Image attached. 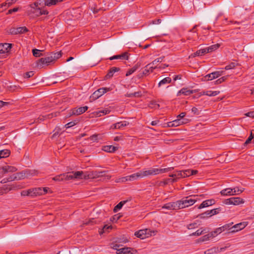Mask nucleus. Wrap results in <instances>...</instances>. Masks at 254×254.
<instances>
[{
	"label": "nucleus",
	"instance_id": "nucleus-54",
	"mask_svg": "<svg viewBox=\"0 0 254 254\" xmlns=\"http://www.w3.org/2000/svg\"><path fill=\"white\" fill-rule=\"evenodd\" d=\"M33 75H34V71H28V72H27L24 73L23 77L25 78H30V77L33 76Z\"/></svg>",
	"mask_w": 254,
	"mask_h": 254
},
{
	"label": "nucleus",
	"instance_id": "nucleus-56",
	"mask_svg": "<svg viewBox=\"0 0 254 254\" xmlns=\"http://www.w3.org/2000/svg\"><path fill=\"white\" fill-rule=\"evenodd\" d=\"M237 64L235 63H231V64H229L226 65L225 67V69L226 70H229V69H233L234 68V67H235V66H236Z\"/></svg>",
	"mask_w": 254,
	"mask_h": 254
},
{
	"label": "nucleus",
	"instance_id": "nucleus-18",
	"mask_svg": "<svg viewBox=\"0 0 254 254\" xmlns=\"http://www.w3.org/2000/svg\"><path fill=\"white\" fill-rule=\"evenodd\" d=\"M153 65H152L151 63L146 65L144 67V69L143 70V74H145V76H147L150 72H152L153 70L157 67V66H154Z\"/></svg>",
	"mask_w": 254,
	"mask_h": 254
},
{
	"label": "nucleus",
	"instance_id": "nucleus-35",
	"mask_svg": "<svg viewBox=\"0 0 254 254\" xmlns=\"http://www.w3.org/2000/svg\"><path fill=\"white\" fill-rule=\"evenodd\" d=\"M32 191H33V194H34V195L37 196L43 194V191H44V190H42V188H37L32 189Z\"/></svg>",
	"mask_w": 254,
	"mask_h": 254
},
{
	"label": "nucleus",
	"instance_id": "nucleus-43",
	"mask_svg": "<svg viewBox=\"0 0 254 254\" xmlns=\"http://www.w3.org/2000/svg\"><path fill=\"white\" fill-rule=\"evenodd\" d=\"M62 53L61 51H60L56 53H52L51 55L52 56V58L55 61L56 60L59 59L62 56Z\"/></svg>",
	"mask_w": 254,
	"mask_h": 254
},
{
	"label": "nucleus",
	"instance_id": "nucleus-58",
	"mask_svg": "<svg viewBox=\"0 0 254 254\" xmlns=\"http://www.w3.org/2000/svg\"><path fill=\"white\" fill-rule=\"evenodd\" d=\"M233 224V223L227 224L221 227L222 228V230L223 231L228 230L230 231V229L231 228V226Z\"/></svg>",
	"mask_w": 254,
	"mask_h": 254
},
{
	"label": "nucleus",
	"instance_id": "nucleus-63",
	"mask_svg": "<svg viewBox=\"0 0 254 254\" xmlns=\"http://www.w3.org/2000/svg\"><path fill=\"white\" fill-rule=\"evenodd\" d=\"M5 169L4 168V167H2L1 168H0V178H2L3 177L5 174L6 173V171L5 170Z\"/></svg>",
	"mask_w": 254,
	"mask_h": 254
},
{
	"label": "nucleus",
	"instance_id": "nucleus-31",
	"mask_svg": "<svg viewBox=\"0 0 254 254\" xmlns=\"http://www.w3.org/2000/svg\"><path fill=\"white\" fill-rule=\"evenodd\" d=\"M172 81V79L169 77H167L161 80L158 83V87H160L162 85L170 83Z\"/></svg>",
	"mask_w": 254,
	"mask_h": 254
},
{
	"label": "nucleus",
	"instance_id": "nucleus-5",
	"mask_svg": "<svg viewBox=\"0 0 254 254\" xmlns=\"http://www.w3.org/2000/svg\"><path fill=\"white\" fill-rule=\"evenodd\" d=\"M29 31V30L25 26L19 27H11L8 29L7 32L11 35L22 34Z\"/></svg>",
	"mask_w": 254,
	"mask_h": 254
},
{
	"label": "nucleus",
	"instance_id": "nucleus-10",
	"mask_svg": "<svg viewBox=\"0 0 254 254\" xmlns=\"http://www.w3.org/2000/svg\"><path fill=\"white\" fill-rule=\"evenodd\" d=\"M246 226L247 223L245 222H241L233 226L232 225L230 229L229 233H232L237 232L245 228Z\"/></svg>",
	"mask_w": 254,
	"mask_h": 254
},
{
	"label": "nucleus",
	"instance_id": "nucleus-2",
	"mask_svg": "<svg viewBox=\"0 0 254 254\" xmlns=\"http://www.w3.org/2000/svg\"><path fill=\"white\" fill-rule=\"evenodd\" d=\"M173 169V167L158 169V168H151L148 170H141L140 171L142 178L147 177L150 175H155L159 174L164 173L171 171Z\"/></svg>",
	"mask_w": 254,
	"mask_h": 254
},
{
	"label": "nucleus",
	"instance_id": "nucleus-30",
	"mask_svg": "<svg viewBox=\"0 0 254 254\" xmlns=\"http://www.w3.org/2000/svg\"><path fill=\"white\" fill-rule=\"evenodd\" d=\"M220 193L222 195H234V193H233V190L231 188H227L222 190L220 191Z\"/></svg>",
	"mask_w": 254,
	"mask_h": 254
},
{
	"label": "nucleus",
	"instance_id": "nucleus-33",
	"mask_svg": "<svg viewBox=\"0 0 254 254\" xmlns=\"http://www.w3.org/2000/svg\"><path fill=\"white\" fill-rule=\"evenodd\" d=\"M33 191H32V189H29L28 190H23L21 192V195L22 196H34V194H33Z\"/></svg>",
	"mask_w": 254,
	"mask_h": 254
},
{
	"label": "nucleus",
	"instance_id": "nucleus-4",
	"mask_svg": "<svg viewBox=\"0 0 254 254\" xmlns=\"http://www.w3.org/2000/svg\"><path fill=\"white\" fill-rule=\"evenodd\" d=\"M108 171H92L90 173H87V176L84 177L85 178H87V179H96L100 177L106 176L107 177L108 179H110L111 176H106V173Z\"/></svg>",
	"mask_w": 254,
	"mask_h": 254
},
{
	"label": "nucleus",
	"instance_id": "nucleus-61",
	"mask_svg": "<svg viewBox=\"0 0 254 254\" xmlns=\"http://www.w3.org/2000/svg\"><path fill=\"white\" fill-rule=\"evenodd\" d=\"M226 78H227V77L226 76L222 77L219 78L218 79H217L215 81V84H218L221 83L222 82H224L226 79Z\"/></svg>",
	"mask_w": 254,
	"mask_h": 254
},
{
	"label": "nucleus",
	"instance_id": "nucleus-6",
	"mask_svg": "<svg viewBox=\"0 0 254 254\" xmlns=\"http://www.w3.org/2000/svg\"><path fill=\"white\" fill-rule=\"evenodd\" d=\"M119 247L118 245H115L113 247L114 249L117 250V254H134V253H136V250L130 248L125 247L117 249V247Z\"/></svg>",
	"mask_w": 254,
	"mask_h": 254
},
{
	"label": "nucleus",
	"instance_id": "nucleus-25",
	"mask_svg": "<svg viewBox=\"0 0 254 254\" xmlns=\"http://www.w3.org/2000/svg\"><path fill=\"white\" fill-rule=\"evenodd\" d=\"M141 65V64L139 63H136L132 68L128 69L126 75L128 76L133 73H134L137 69H138Z\"/></svg>",
	"mask_w": 254,
	"mask_h": 254
},
{
	"label": "nucleus",
	"instance_id": "nucleus-8",
	"mask_svg": "<svg viewBox=\"0 0 254 254\" xmlns=\"http://www.w3.org/2000/svg\"><path fill=\"white\" fill-rule=\"evenodd\" d=\"M109 90V88L106 87L100 88L92 94L91 98L93 99H97Z\"/></svg>",
	"mask_w": 254,
	"mask_h": 254
},
{
	"label": "nucleus",
	"instance_id": "nucleus-64",
	"mask_svg": "<svg viewBox=\"0 0 254 254\" xmlns=\"http://www.w3.org/2000/svg\"><path fill=\"white\" fill-rule=\"evenodd\" d=\"M191 112L195 115H199L200 113L199 110L196 107H193L191 109Z\"/></svg>",
	"mask_w": 254,
	"mask_h": 254
},
{
	"label": "nucleus",
	"instance_id": "nucleus-29",
	"mask_svg": "<svg viewBox=\"0 0 254 254\" xmlns=\"http://www.w3.org/2000/svg\"><path fill=\"white\" fill-rule=\"evenodd\" d=\"M63 0H44V4L48 6L56 4L59 2H61Z\"/></svg>",
	"mask_w": 254,
	"mask_h": 254
},
{
	"label": "nucleus",
	"instance_id": "nucleus-26",
	"mask_svg": "<svg viewBox=\"0 0 254 254\" xmlns=\"http://www.w3.org/2000/svg\"><path fill=\"white\" fill-rule=\"evenodd\" d=\"M22 173H17L15 174L11 175L8 178H7V179L8 180V182L13 181L15 180H20L23 178V176Z\"/></svg>",
	"mask_w": 254,
	"mask_h": 254
},
{
	"label": "nucleus",
	"instance_id": "nucleus-46",
	"mask_svg": "<svg viewBox=\"0 0 254 254\" xmlns=\"http://www.w3.org/2000/svg\"><path fill=\"white\" fill-rule=\"evenodd\" d=\"M205 229H203V228H200L198 230H197L196 232H194V233H192V234H190V236H200L201 235V234H202L203 233H204V231Z\"/></svg>",
	"mask_w": 254,
	"mask_h": 254
},
{
	"label": "nucleus",
	"instance_id": "nucleus-48",
	"mask_svg": "<svg viewBox=\"0 0 254 254\" xmlns=\"http://www.w3.org/2000/svg\"><path fill=\"white\" fill-rule=\"evenodd\" d=\"M222 208L218 207L215 209H212L210 211L211 216L218 214L220 211H222Z\"/></svg>",
	"mask_w": 254,
	"mask_h": 254
},
{
	"label": "nucleus",
	"instance_id": "nucleus-41",
	"mask_svg": "<svg viewBox=\"0 0 254 254\" xmlns=\"http://www.w3.org/2000/svg\"><path fill=\"white\" fill-rule=\"evenodd\" d=\"M220 92L218 91H207L206 92H204L203 94L208 96H215L217 95Z\"/></svg>",
	"mask_w": 254,
	"mask_h": 254
},
{
	"label": "nucleus",
	"instance_id": "nucleus-60",
	"mask_svg": "<svg viewBox=\"0 0 254 254\" xmlns=\"http://www.w3.org/2000/svg\"><path fill=\"white\" fill-rule=\"evenodd\" d=\"M254 134L253 135V133H252V132L251 131V134L249 136V137H248V138L246 140V141H245L244 144L245 145H247L249 143H250V142L252 141V140L253 139V138H254Z\"/></svg>",
	"mask_w": 254,
	"mask_h": 254
},
{
	"label": "nucleus",
	"instance_id": "nucleus-39",
	"mask_svg": "<svg viewBox=\"0 0 254 254\" xmlns=\"http://www.w3.org/2000/svg\"><path fill=\"white\" fill-rule=\"evenodd\" d=\"M127 201L126 200H124V201H122L121 202H120L114 208V212H117L119 210H120L122 207L124 205V204H125L126 202H127Z\"/></svg>",
	"mask_w": 254,
	"mask_h": 254
},
{
	"label": "nucleus",
	"instance_id": "nucleus-22",
	"mask_svg": "<svg viewBox=\"0 0 254 254\" xmlns=\"http://www.w3.org/2000/svg\"><path fill=\"white\" fill-rule=\"evenodd\" d=\"M193 93V90L188 89V88H183L178 91L177 96H180L182 94L186 96L190 95Z\"/></svg>",
	"mask_w": 254,
	"mask_h": 254
},
{
	"label": "nucleus",
	"instance_id": "nucleus-52",
	"mask_svg": "<svg viewBox=\"0 0 254 254\" xmlns=\"http://www.w3.org/2000/svg\"><path fill=\"white\" fill-rule=\"evenodd\" d=\"M78 121L79 120H75L74 121L69 122L65 125V127L66 128L71 127L75 125L78 122Z\"/></svg>",
	"mask_w": 254,
	"mask_h": 254
},
{
	"label": "nucleus",
	"instance_id": "nucleus-50",
	"mask_svg": "<svg viewBox=\"0 0 254 254\" xmlns=\"http://www.w3.org/2000/svg\"><path fill=\"white\" fill-rule=\"evenodd\" d=\"M164 58L165 57L164 56L159 57L154 60L152 62H151V64H152V65H155L158 63H161L164 61Z\"/></svg>",
	"mask_w": 254,
	"mask_h": 254
},
{
	"label": "nucleus",
	"instance_id": "nucleus-27",
	"mask_svg": "<svg viewBox=\"0 0 254 254\" xmlns=\"http://www.w3.org/2000/svg\"><path fill=\"white\" fill-rule=\"evenodd\" d=\"M118 149V147L113 145H106L103 147V150L105 152L112 153Z\"/></svg>",
	"mask_w": 254,
	"mask_h": 254
},
{
	"label": "nucleus",
	"instance_id": "nucleus-13",
	"mask_svg": "<svg viewBox=\"0 0 254 254\" xmlns=\"http://www.w3.org/2000/svg\"><path fill=\"white\" fill-rule=\"evenodd\" d=\"M68 173L69 176L72 177V179H87V178H85L84 177L87 176V173L84 174L82 171H77L72 173Z\"/></svg>",
	"mask_w": 254,
	"mask_h": 254
},
{
	"label": "nucleus",
	"instance_id": "nucleus-32",
	"mask_svg": "<svg viewBox=\"0 0 254 254\" xmlns=\"http://www.w3.org/2000/svg\"><path fill=\"white\" fill-rule=\"evenodd\" d=\"M220 47V45L219 44L213 45L210 47L206 48L207 53H211L213 51H215Z\"/></svg>",
	"mask_w": 254,
	"mask_h": 254
},
{
	"label": "nucleus",
	"instance_id": "nucleus-15",
	"mask_svg": "<svg viewBox=\"0 0 254 254\" xmlns=\"http://www.w3.org/2000/svg\"><path fill=\"white\" fill-rule=\"evenodd\" d=\"M88 109V107L86 106L78 108H74L71 109V113H72V115H75V116L79 115L85 113Z\"/></svg>",
	"mask_w": 254,
	"mask_h": 254
},
{
	"label": "nucleus",
	"instance_id": "nucleus-38",
	"mask_svg": "<svg viewBox=\"0 0 254 254\" xmlns=\"http://www.w3.org/2000/svg\"><path fill=\"white\" fill-rule=\"evenodd\" d=\"M4 168L5 169V170L6 172V173H13L17 171V169L13 166H3Z\"/></svg>",
	"mask_w": 254,
	"mask_h": 254
},
{
	"label": "nucleus",
	"instance_id": "nucleus-36",
	"mask_svg": "<svg viewBox=\"0 0 254 254\" xmlns=\"http://www.w3.org/2000/svg\"><path fill=\"white\" fill-rule=\"evenodd\" d=\"M130 181H132L137 180L139 178H142L140 171L137 172L136 173L133 174L131 175H129Z\"/></svg>",
	"mask_w": 254,
	"mask_h": 254
},
{
	"label": "nucleus",
	"instance_id": "nucleus-53",
	"mask_svg": "<svg viewBox=\"0 0 254 254\" xmlns=\"http://www.w3.org/2000/svg\"><path fill=\"white\" fill-rule=\"evenodd\" d=\"M17 0H7L6 2L2 3V5H7L9 7L13 3L17 1Z\"/></svg>",
	"mask_w": 254,
	"mask_h": 254
},
{
	"label": "nucleus",
	"instance_id": "nucleus-3",
	"mask_svg": "<svg viewBox=\"0 0 254 254\" xmlns=\"http://www.w3.org/2000/svg\"><path fill=\"white\" fill-rule=\"evenodd\" d=\"M189 171L182 170L175 171L173 174L169 175V177L173 178L172 182H176L178 180L189 177Z\"/></svg>",
	"mask_w": 254,
	"mask_h": 254
},
{
	"label": "nucleus",
	"instance_id": "nucleus-20",
	"mask_svg": "<svg viewBox=\"0 0 254 254\" xmlns=\"http://www.w3.org/2000/svg\"><path fill=\"white\" fill-rule=\"evenodd\" d=\"M186 122L181 119H176L172 122H169L167 123V126L168 127H178L180 125L185 124Z\"/></svg>",
	"mask_w": 254,
	"mask_h": 254
},
{
	"label": "nucleus",
	"instance_id": "nucleus-51",
	"mask_svg": "<svg viewBox=\"0 0 254 254\" xmlns=\"http://www.w3.org/2000/svg\"><path fill=\"white\" fill-rule=\"evenodd\" d=\"M41 51L38 49H33L32 50L33 55L34 56L36 57H39L42 56V54L41 53Z\"/></svg>",
	"mask_w": 254,
	"mask_h": 254
},
{
	"label": "nucleus",
	"instance_id": "nucleus-19",
	"mask_svg": "<svg viewBox=\"0 0 254 254\" xmlns=\"http://www.w3.org/2000/svg\"><path fill=\"white\" fill-rule=\"evenodd\" d=\"M215 201L213 199H208L203 201L198 207V209H201L215 204Z\"/></svg>",
	"mask_w": 254,
	"mask_h": 254
},
{
	"label": "nucleus",
	"instance_id": "nucleus-17",
	"mask_svg": "<svg viewBox=\"0 0 254 254\" xmlns=\"http://www.w3.org/2000/svg\"><path fill=\"white\" fill-rule=\"evenodd\" d=\"M223 71H215L207 74L204 78L207 80H211L217 78L222 74Z\"/></svg>",
	"mask_w": 254,
	"mask_h": 254
},
{
	"label": "nucleus",
	"instance_id": "nucleus-9",
	"mask_svg": "<svg viewBox=\"0 0 254 254\" xmlns=\"http://www.w3.org/2000/svg\"><path fill=\"white\" fill-rule=\"evenodd\" d=\"M54 62L52 56L46 58H42L39 60L37 65L38 67H42L43 65L46 64L47 65H49L51 63Z\"/></svg>",
	"mask_w": 254,
	"mask_h": 254
},
{
	"label": "nucleus",
	"instance_id": "nucleus-12",
	"mask_svg": "<svg viewBox=\"0 0 254 254\" xmlns=\"http://www.w3.org/2000/svg\"><path fill=\"white\" fill-rule=\"evenodd\" d=\"M149 232L150 230L148 229L140 230L135 232L134 235L141 239H144L148 237L150 235L149 233Z\"/></svg>",
	"mask_w": 254,
	"mask_h": 254
},
{
	"label": "nucleus",
	"instance_id": "nucleus-28",
	"mask_svg": "<svg viewBox=\"0 0 254 254\" xmlns=\"http://www.w3.org/2000/svg\"><path fill=\"white\" fill-rule=\"evenodd\" d=\"M206 53L207 52L206 48H204L202 49L197 50L195 53L192 54L190 57L194 58L197 56H202Z\"/></svg>",
	"mask_w": 254,
	"mask_h": 254
},
{
	"label": "nucleus",
	"instance_id": "nucleus-44",
	"mask_svg": "<svg viewBox=\"0 0 254 254\" xmlns=\"http://www.w3.org/2000/svg\"><path fill=\"white\" fill-rule=\"evenodd\" d=\"M149 107L151 109H158L160 107V105L158 104H157L156 101H151L149 104Z\"/></svg>",
	"mask_w": 254,
	"mask_h": 254
},
{
	"label": "nucleus",
	"instance_id": "nucleus-62",
	"mask_svg": "<svg viewBox=\"0 0 254 254\" xmlns=\"http://www.w3.org/2000/svg\"><path fill=\"white\" fill-rule=\"evenodd\" d=\"M98 135H99V134H93L90 136L89 139H90V140H92L93 141H97L98 139Z\"/></svg>",
	"mask_w": 254,
	"mask_h": 254
},
{
	"label": "nucleus",
	"instance_id": "nucleus-45",
	"mask_svg": "<svg viewBox=\"0 0 254 254\" xmlns=\"http://www.w3.org/2000/svg\"><path fill=\"white\" fill-rule=\"evenodd\" d=\"M212 234H206L203 237H201L199 239L198 241L199 242H204L207 240H209L211 238H212Z\"/></svg>",
	"mask_w": 254,
	"mask_h": 254
},
{
	"label": "nucleus",
	"instance_id": "nucleus-57",
	"mask_svg": "<svg viewBox=\"0 0 254 254\" xmlns=\"http://www.w3.org/2000/svg\"><path fill=\"white\" fill-rule=\"evenodd\" d=\"M198 225L196 222L192 223H191V224H190L188 225H187V228L188 229H194V228H197L198 227Z\"/></svg>",
	"mask_w": 254,
	"mask_h": 254
},
{
	"label": "nucleus",
	"instance_id": "nucleus-1",
	"mask_svg": "<svg viewBox=\"0 0 254 254\" xmlns=\"http://www.w3.org/2000/svg\"><path fill=\"white\" fill-rule=\"evenodd\" d=\"M38 2H34L29 5V9L27 10V14L31 18H35L41 15H47L49 12L47 10L41 9Z\"/></svg>",
	"mask_w": 254,
	"mask_h": 254
},
{
	"label": "nucleus",
	"instance_id": "nucleus-59",
	"mask_svg": "<svg viewBox=\"0 0 254 254\" xmlns=\"http://www.w3.org/2000/svg\"><path fill=\"white\" fill-rule=\"evenodd\" d=\"M233 190V193L234 194H239L243 191V190H240L238 187H235Z\"/></svg>",
	"mask_w": 254,
	"mask_h": 254
},
{
	"label": "nucleus",
	"instance_id": "nucleus-16",
	"mask_svg": "<svg viewBox=\"0 0 254 254\" xmlns=\"http://www.w3.org/2000/svg\"><path fill=\"white\" fill-rule=\"evenodd\" d=\"M12 47L11 44L1 43L0 44V54H4L9 52Z\"/></svg>",
	"mask_w": 254,
	"mask_h": 254
},
{
	"label": "nucleus",
	"instance_id": "nucleus-11",
	"mask_svg": "<svg viewBox=\"0 0 254 254\" xmlns=\"http://www.w3.org/2000/svg\"><path fill=\"white\" fill-rule=\"evenodd\" d=\"M226 204L239 205L244 203L243 199L240 197H231L225 200Z\"/></svg>",
	"mask_w": 254,
	"mask_h": 254
},
{
	"label": "nucleus",
	"instance_id": "nucleus-34",
	"mask_svg": "<svg viewBox=\"0 0 254 254\" xmlns=\"http://www.w3.org/2000/svg\"><path fill=\"white\" fill-rule=\"evenodd\" d=\"M10 154L9 150L4 149L0 151V158L8 157Z\"/></svg>",
	"mask_w": 254,
	"mask_h": 254
},
{
	"label": "nucleus",
	"instance_id": "nucleus-49",
	"mask_svg": "<svg viewBox=\"0 0 254 254\" xmlns=\"http://www.w3.org/2000/svg\"><path fill=\"white\" fill-rule=\"evenodd\" d=\"M109 229H112V226L111 225L109 226L108 225H105L103 229L99 232L100 234L101 235L103 233L108 232V230Z\"/></svg>",
	"mask_w": 254,
	"mask_h": 254
},
{
	"label": "nucleus",
	"instance_id": "nucleus-42",
	"mask_svg": "<svg viewBox=\"0 0 254 254\" xmlns=\"http://www.w3.org/2000/svg\"><path fill=\"white\" fill-rule=\"evenodd\" d=\"M97 223V221L94 218L90 219L89 220H86L83 222V225H93Z\"/></svg>",
	"mask_w": 254,
	"mask_h": 254
},
{
	"label": "nucleus",
	"instance_id": "nucleus-7",
	"mask_svg": "<svg viewBox=\"0 0 254 254\" xmlns=\"http://www.w3.org/2000/svg\"><path fill=\"white\" fill-rule=\"evenodd\" d=\"M182 201L183 207L186 208L193 205L196 201V199L192 198L191 196H189L183 198Z\"/></svg>",
	"mask_w": 254,
	"mask_h": 254
},
{
	"label": "nucleus",
	"instance_id": "nucleus-55",
	"mask_svg": "<svg viewBox=\"0 0 254 254\" xmlns=\"http://www.w3.org/2000/svg\"><path fill=\"white\" fill-rule=\"evenodd\" d=\"M177 210L184 208L182 199L176 201Z\"/></svg>",
	"mask_w": 254,
	"mask_h": 254
},
{
	"label": "nucleus",
	"instance_id": "nucleus-21",
	"mask_svg": "<svg viewBox=\"0 0 254 254\" xmlns=\"http://www.w3.org/2000/svg\"><path fill=\"white\" fill-rule=\"evenodd\" d=\"M128 54L127 53H124L121 55H115L113 57H111L109 58L110 60H128Z\"/></svg>",
	"mask_w": 254,
	"mask_h": 254
},
{
	"label": "nucleus",
	"instance_id": "nucleus-47",
	"mask_svg": "<svg viewBox=\"0 0 254 254\" xmlns=\"http://www.w3.org/2000/svg\"><path fill=\"white\" fill-rule=\"evenodd\" d=\"M210 216H211L210 212L209 210H207L206 212L202 213L198 216V217H199L201 219L209 217Z\"/></svg>",
	"mask_w": 254,
	"mask_h": 254
},
{
	"label": "nucleus",
	"instance_id": "nucleus-24",
	"mask_svg": "<svg viewBox=\"0 0 254 254\" xmlns=\"http://www.w3.org/2000/svg\"><path fill=\"white\" fill-rule=\"evenodd\" d=\"M120 68L117 67H113L110 69L108 73L106 75L105 77L106 79L110 78L113 77L114 74L117 71H120Z\"/></svg>",
	"mask_w": 254,
	"mask_h": 254
},
{
	"label": "nucleus",
	"instance_id": "nucleus-14",
	"mask_svg": "<svg viewBox=\"0 0 254 254\" xmlns=\"http://www.w3.org/2000/svg\"><path fill=\"white\" fill-rule=\"evenodd\" d=\"M72 179V177L68 175V173H64L57 175L53 178V180L55 181H62L64 180H69Z\"/></svg>",
	"mask_w": 254,
	"mask_h": 254
},
{
	"label": "nucleus",
	"instance_id": "nucleus-23",
	"mask_svg": "<svg viewBox=\"0 0 254 254\" xmlns=\"http://www.w3.org/2000/svg\"><path fill=\"white\" fill-rule=\"evenodd\" d=\"M38 174V171L35 170H26L24 171L23 177L30 178Z\"/></svg>",
	"mask_w": 254,
	"mask_h": 254
},
{
	"label": "nucleus",
	"instance_id": "nucleus-37",
	"mask_svg": "<svg viewBox=\"0 0 254 254\" xmlns=\"http://www.w3.org/2000/svg\"><path fill=\"white\" fill-rule=\"evenodd\" d=\"M219 253V248L213 247L205 251V254H214Z\"/></svg>",
	"mask_w": 254,
	"mask_h": 254
},
{
	"label": "nucleus",
	"instance_id": "nucleus-40",
	"mask_svg": "<svg viewBox=\"0 0 254 254\" xmlns=\"http://www.w3.org/2000/svg\"><path fill=\"white\" fill-rule=\"evenodd\" d=\"M117 124L118 129L122 128L129 125V123L125 121L117 123Z\"/></svg>",
	"mask_w": 254,
	"mask_h": 254
}]
</instances>
